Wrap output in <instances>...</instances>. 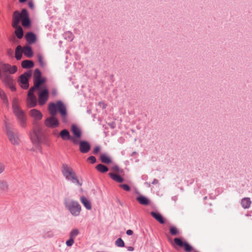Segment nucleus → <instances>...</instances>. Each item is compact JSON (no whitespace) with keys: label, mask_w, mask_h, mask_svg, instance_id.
Returning <instances> with one entry per match:
<instances>
[{"label":"nucleus","mask_w":252,"mask_h":252,"mask_svg":"<svg viewBox=\"0 0 252 252\" xmlns=\"http://www.w3.org/2000/svg\"><path fill=\"white\" fill-rule=\"evenodd\" d=\"M48 110L51 116L47 118L45 120L44 124L46 126L53 128L59 126V120L55 116L57 110L61 115L63 122L66 123L68 122L66 106L61 101H58L56 103H50Z\"/></svg>","instance_id":"f257e3e1"},{"label":"nucleus","mask_w":252,"mask_h":252,"mask_svg":"<svg viewBox=\"0 0 252 252\" xmlns=\"http://www.w3.org/2000/svg\"><path fill=\"white\" fill-rule=\"evenodd\" d=\"M29 115L33 120V131L30 134V138L32 144L40 151L39 145L43 138V133L38 122L42 119L43 115L39 110L32 109L29 111Z\"/></svg>","instance_id":"f03ea898"},{"label":"nucleus","mask_w":252,"mask_h":252,"mask_svg":"<svg viewBox=\"0 0 252 252\" xmlns=\"http://www.w3.org/2000/svg\"><path fill=\"white\" fill-rule=\"evenodd\" d=\"M21 20L22 26L28 27L31 25V21L27 10L26 9L22 10L21 13L15 11L13 14L12 27L16 29L15 33L17 37L21 39L23 36V31L21 26H19L20 21Z\"/></svg>","instance_id":"7ed1b4c3"},{"label":"nucleus","mask_w":252,"mask_h":252,"mask_svg":"<svg viewBox=\"0 0 252 252\" xmlns=\"http://www.w3.org/2000/svg\"><path fill=\"white\" fill-rule=\"evenodd\" d=\"M12 111L16 117L18 123L22 127L27 126V118L25 112L20 106V102L17 98L14 97L12 102Z\"/></svg>","instance_id":"20e7f679"},{"label":"nucleus","mask_w":252,"mask_h":252,"mask_svg":"<svg viewBox=\"0 0 252 252\" xmlns=\"http://www.w3.org/2000/svg\"><path fill=\"white\" fill-rule=\"evenodd\" d=\"M64 205L72 216L78 217L80 215L82 208L78 201L68 197L64 199Z\"/></svg>","instance_id":"39448f33"},{"label":"nucleus","mask_w":252,"mask_h":252,"mask_svg":"<svg viewBox=\"0 0 252 252\" xmlns=\"http://www.w3.org/2000/svg\"><path fill=\"white\" fill-rule=\"evenodd\" d=\"M62 172L66 180L79 186H82V181L78 179L75 172L70 166L67 164H63Z\"/></svg>","instance_id":"423d86ee"},{"label":"nucleus","mask_w":252,"mask_h":252,"mask_svg":"<svg viewBox=\"0 0 252 252\" xmlns=\"http://www.w3.org/2000/svg\"><path fill=\"white\" fill-rule=\"evenodd\" d=\"M4 124L5 133L10 143L14 146L19 145L21 140L18 133L12 129L10 123L7 121H4Z\"/></svg>","instance_id":"0eeeda50"},{"label":"nucleus","mask_w":252,"mask_h":252,"mask_svg":"<svg viewBox=\"0 0 252 252\" xmlns=\"http://www.w3.org/2000/svg\"><path fill=\"white\" fill-rule=\"evenodd\" d=\"M171 244L176 250L183 248L186 252H190L193 250L192 247L181 238H175L173 241L171 242Z\"/></svg>","instance_id":"6e6552de"},{"label":"nucleus","mask_w":252,"mask_h":252,"mask_svg":"<svg viewBox=\"0 0 252 252\" xmlns=\"http://www.w3.org/2000/svg\"><path fill=\"white\" fill-rule=\"evenodd\" d=\"M41 72L38 69H35L33 73V82L34 86L32 88H33L34 91L36 89L40 90L39 86L45 82L44 78L41 77Z\"/></svg>","instance_id":"1a4fd4ad"},{"label":"nucleus","mask_w":252,"mask_h":252,"mask_svg":"<svg viewBox=\"0 0 252 252\" xmlns=\"http://www.w3.org/2000/svg\"><path fill=\"white\" fill-rule=\"evenodd\" d=\"M71 132L73 135L71 137V141L75 144H78L79 139L81 137L82 132L80 128L77 126L73 125L71 126Z\"/></svg>","instance_id":"9d476101"},{"label":"nucleus","mask_w":252,"mask_h":252,"mask_svg":"<svg viewBox=\"0 0 252 252\" xmlns=\"http://www.w3.org/2000/svg\"><path fill=\"white\" fill-rule=\"evenodd\" d=\"M34 91L33 88H31L28 92L27 98V105L29 108L34 107L37 104L36 97L33 94Z\"/></svg>","instance_id":"9b49d317"},{"label":"nucleus","mask_w":252,"mask_h":252,"mask_svg":"<svg viewBox=\"0 0 252 252\" xmlns=\"http://www.w3.org/2000/svg\"><path fill=\"white\" fill-rule=\"evenodd\" d=\"M38 103L40 105H43L48 99L49 92L47 88H43L38 94Z\"/></svg>","instance_id":"f8f14e48"},{"label":"nucleus","mask_w":252,"mask_h":252,"mask_svg":"<svg viewBox=\"0 0 252 252\" xmlns=\"http://www.w3.org/2000/svg\"><path fill=\"white\" fill-rule=\"evenodd\" d=\"M31 76V73L27 72L20 76L18 80L21 87L24 89H27L29 88L28 79Z\"/></svg>","instance_id":"ddd939ff"},{"label":"nucleus","mask_w":252,"mask_h":252,"mask_svg":"<svg viewBox=\"0 0 252 252\" xmlns=\"http://www.w3.org/2000/svg\"><path fill=\"white\" fill-rule=\"evenodd\" d=\"M4 74V77L2 79V82L6 86L8 87L12 91H16V88L14 86V80L12 77L9 75Z\"/></svg>","instance_id":"4468645a"},{"label":"nucleus","mask_w":252,"mask_h":252,"mask_svg":"<svg viewBox=\"0 0 252 252\" xmlns=\"http://www.w3.org/2000/svg\"><path fill=\"white\" fill-rule=\"evenodd\" d=\"M79 150L82 153H87L91 149L90 143L86 141H79Z\"/></svg>","instance_id":"2eb2a0df"},{"label":"nucleus","mask_w":252,"mask_h":252,"mask_svg":"<svg viewBox=\"0 0 252 252\" xmlns=\"http://www.w3.org/2000/svg\"><path fill=\"white\" fill-rule=\"evenodd\" d=\"M136 200L141 205H148L150 203V200L143 195H139L136 197Z\"/></svg>","instance_id":"dca6fc26"},{"label":"nucleus","mask_w":252,"mask_h":252,"mask_svg":"<svg viewBox=\"0 0 252 252\" xmlns=\"http://www.w3.org/2000/svg\"><path fill=\"white\" fill-rule=\"evenodd\" d=\"M81 202L84 206L89 210L92 209V205L91 202L85 196H82L80 198Z\"/></svg>","instance_id":"f3484780"},{"label":"nucleus","mask_w":252,"mask_h":252,"mask_svg":"<svg viewBox=\"0 0 252 252\" xmlns=\"http://www.w3.org/2000/svg\"><path fill=\"white\" fill-rule=\"evenodd\" d=\"M25 38L30 44L34 43L36 41L35 35L31 32H28L25 35Z\"/></svg>","instance_id":"a211bd4d"},{"label":"nucleus","mask_w":252,"mask_h":252,"mask_svg":"<svg viewBox=\"0 0 252 252\" xmlns=\"http://www.w3.org/2000/svg\"><path fill=\"white\" fill-rule=\"evenodd\" d=\"M151 215L159 223L161 224H163L164 223V219L162 216L159 213L155 212H151Z\"/></svg>","instance_id":"6ab92c4d"},{"label":"nucleus","mask_w":252,"mask_h":252,"mask_svg":"<svg viewBox=\"0 0 252 252\" xmlns=\"http://www.w3.org/2000/svg\"><path fill=\"white\" fill-rule=\"evenodd\" d=\"M60 135L61 138L64 140H71V137L70 136L69 131L66 129L62 130L60 132Z\"/></svg>","instance_id":"aec40b11"},{"label":"nucleus","mask_w":252,"mask_h":252,"mask_svg":"<svg viewBox=\"0 0 252 252\" xmlns=\"http://www.w3.org/2000/svg\"><path fill=\"white\" fill-rule=\"evenodd\" d=\"M109 175L113 180L118 183H122L124 181V179L117 174L109 173Z\"/></svg>","instance_id":"412c9836"},{"label":"nucleus","mask_w":252,"mask_h":252,"mask_svg":"<svg viewBox=\"0 0 252 252\" xmlns=\"http://www.w3.org/2000/svg\"><path fill=\"white\" fill-rule=\"evenodd\" d=\"M23 51L21 46L18 45L15 50V58L17 60H20L22 56Z\"/></svg>","instance_id":"4be33fe9"},{"label":"nucleus","mask_w":252,"mask_h":252,"mask_svg":"<svg viewBox=\"0 0 252 252\" xmlns=\"http://www.w3.org/2000/svg\"><path fill=\"white\" fill-rule=\"evenodd\" d=\"M241 204L244 208H249L251 204L250 198L248 197L243 198L241 201Z\"/></svg>","instance_id":"5701e85b"},{"label":"nucleus","mask_w":252,"mask_h":252,"mask_svg":"<svg viewBox=\"0 0 252 252\" xmlns=\"http://www.w3.org/2000/svg\"><path fill=\"white\" fill-rule=\"evenodd\" d=\"M33 63L29 60H25L22 62V66L24 68H30L33 66Z\"/></svg>","instance_id":"b1692460"},{"label":"nucleus","mask_w":252,"mask_h":252,"mask_svg":"<svg viewBox=\"0 0 252 252\" xmlns=\"http://www.w3.org/2000/svg\"><path fill=\"white\" fill-rule=\"evenodd\" d=\"M100 159L102 162L106 164H109L112 161L110 158L104 154H101L100 155Z\"/></svg>","instance_id":"393cba45"},{"label":"nucleus","mask_w":252,"mask_h":252,"mask_svg":"<svg viewBox=\"0 0 252 252\" xmlns=\"http://www.w3.org/2000/svg\"><path fill=\"white\" fill-rule=\"evenodd\" d=\"M0 98L7 106H8V100L4 92L0 88Z\"/></svg>","instance_id":"a878e982"},{"label":"nucleus","mask_w":252,"mask_h":252,"mask_svg":"<svg viewBox=\"0 0 252 252\" xmlns=\"http://www.w3.org/2000/svg\"><path fill=\"white\" fill-rule=\"evenodd\" d=\"M23 51V53L25 54V55H26L28 57L30 58L32 56L33 53L31 47H30V46L24 47Z\"/></svg>","instance_id":"bb28decb"},{"label":"nucleus","mask_w":252,"mask_h":252,"mask_svg":"<svg viewBox=\"0 0 252 252\" xmlns=\"http://www.w3.org/2000/svg\"><path fill=\"white\" fill-rule=\"evenodd\" d=\"M169 232L173 236L179 235L180 234V230L176 227L174 226L170 227Z\"/></svg>","instance_id":"cd10ccee"},{"label":"nucleus","mask_w":252,"mask_h":252,"mask_svg":"<svg viewBox=\"0 0 252 252\" xmlns=\"http://www.w3.org/2000/svg\"><path fill=\"white\" fill-rule=\"evenodd\" d=\"M96 169L101 173H105L108 171V168L105 165L99 164L96 166Z\"/></svg>","instance_id":"c85d7f7f"},{"label":"nucleus","mask_w":252,"mask_h":252,"mask_svg":"<svg viewBox=\"0 0 252 252\" xmlns=\"http://www.w3.org/2000/svg\"><path fill=\"white\" fill-rule=\"evenodd\" d=\"M8 189V185L6 182L0 181V190H7Z\"/></svg>","instance_id":"c756f323"},{"label":"nucleus","mask_w":252,"mask_h":252,"mask_svg":"<svg viewBox=\"0 0 252 252\" xmlns=\"http://www.w3.org/2000/svg\"><path fill=\"white\" fill-rule=\"evenodd\" d=\"M78 234V229L76 228L73 229L69 233V237L74 239Z\"/></svg>","instance_id":"7c9ffc66"},{"label":"nucleus","mask_w":252,"mask_h":252,"mask_svg":"<svg viewBox=\"0 0 252 252\" xmlns=\"http://www.w3.org/2000/svg\"><path fill=\"white\" fill-rule=\"evenodd\" d=\"M115 243L118 247H123L125 246L124 242L121 238H118Z\"/></svg>","instance_id":"2f4dec72"},{"label":"nucleus","mask_w":252,"mask_h":252,"mask_svg":"<svg viewBox=\"0 0 252 252\" xmlns=\"http://www.w3.org/2000/svg\"><path fill=\"white\" fill-rule=\"evenodd\" d=\"M37 59H38V61L40 64L41 66H43L44 65V62L43 61V59L42 55L40 54H38L37 55Z\"/></svg>","instance_id":"473e14b6"},{"label":"nucleus","mask_w":252,"mask_h":252,"mask_svg":"<svg viewBox=\"0 0 252 252\" xmlns=\"http://www.w3.org/2000/svg\"><path fill=\"white\" fill-rule=\"evenodd\" d=\"M74 243V239L69 237V239L66 242V245L68 247H71Z\"/></svg>","instance_id":"72a5a7b5"},{"label":"nucleus","mask_w":252,"mask_h":252,"mask_svg":"<svg viewBox=\"0 0 252 252\" xmlns=\"http://www.w3.org/2000/svg\"><path fill=\"white\" fill-rule=\"evenodd\" d=\"M120 187L126 191H129L130 190V187L126 184L120 185Z\"/></svg>","instance_id":"f704fd0d"},{"label":"nucleus","mask_w":252,"mask_h":252,"mask_svg":"<svg viewBox=\"0 0 252 252\" xmlns=\"http://www.w3.org/2000/svg\"><path fill=\"white\" fill-rule=\"evenodd\" d=\"M4 164L0 161V174H2L5 170Z\"/></svg>","instance_id":"c9c22d12"},{"label":"nucleus","mask_w":252,"mask_h":252,"mask_svg":"<svg viewBox=\"0 0 252 252\" xmlns=\"http://www.w3.org/2000/svg\"><path fill=\"white\" fill-rule=\"evenodd\" d=\"M88 160L90 161L92 163H94L96 161V158L94 156H90L88 158Z\"/></svg>","instance_id":"e433bc0d"},{"label":"nucleus","mask_w":252,"mask_h":252,"mask_svg":"<svg viewBox=\"0 0 252 252\" xmlns=\"http://www.w3.org/2000/svg\"><path fill=\"white\" fill-rule=\"evenodd\" d=\"M112 169L113 170H114L115 171L117 172L118 173L121 172V171H122L121 170H120V168H119V167L117 165L113 166Z\"/></svg>","instance_id":"4c0bfd02"},{"label":"nucleus","mask_w":252,"mask_h":252,"mask_svg":"<svg viewBox=\"0 0 252 252\" xmlns=\"http://www.w3.org/2000/svg\"><path fill=\"white\" fill-rule=\"evenodd\" d=\"M100 151V147L99 146H96L94 148V154H96Z\"/></svg>","instance_id":"58836bf2"},{"label":"nucleus","mask_w":252,"mask_h":252,"mask_svg":"<svg viewBox=\"0 0 252 252\" xmlns=\"http://www.w3.org/2000/svg\"><path fill=\"white\" fill-rule=\"evenodd\" d=\"M29 6L32 9L34 8V5L32 1H29L28 2Z\"/></svg>","instance_id":"ea45409f"},{"label":"nucleus","mask_w":252,"mask_h":252,"mask_svg":"<svg viewBox=\"0 0 252 252\" xmlns=\"http://www.w3.org/2000/svg\"><path fill=\"white\" fill-rule=\"evenodd\" d=\"M99 105L100 107H101L102 108H105L106 107V104H105L103 102H100L99 103Z\"/></svg>","instance_id":"a19ab883"},{"label":"nucleus","mask_w":252,"mask_h":252,"mask_svg":"<svg viewBox=\"0 0 252 252\" xmlns=\"http://www.w3.org/2000/svg\"><path fill=\"white\" fill-rule=\"evenodd\" d=\"M13 53V51L12 49H9L7 50V54L9 56H12Z\"/></svg>","instance_id":"79ce46f5"},{"label":"nucleus","mask_w":252,"mask_h":252,"mask_svg":"<svg viewBox=\"0 0 252 252\" xmlns=\"http://www.w3.org/2000/svg\"><path fill=\"white\" fill-rule=\"evenodd\" d=\"M126 234L128 235H131L133 234V231L130 230V229H129V230H127L126 231Z\"/></svg>","instance_id":"37998d69"},{"label":"nucleus","mask_w":252,"mask_h":252,"mask_svg":"<svg viewBox=\"0 0 252 252\" xmlns=\"http://www.w3.org/2000/svg\"><path fill=\"white\" fill-rule=\"evenodd\" d=\"M127 249L129 251H132L133 250V248L132 247H129Z\"/></svg>","instance_id":"c03bdc74"},{"label":"nucleus","mask_w":252,"mask_h":252,"mask_svg":"<svg viewBox=\"0 0 252 252\" xmlns=\"http://www.w3.org/2000/svg\"><path fill=\"white\" fill-rule=\"evenodd\" d=\"M67 34H68V36H69L70 37H73V34L71 32H68Z\"/></svg>","instance_id":"a18cd8bd"},{"label":"nucleus","mask_w":252,"mask_h":252,"mask_svg":"<svg viewBox=\"0 0 252 252\" xmlns=\"http://www.w3.org/2000/svg\"><path fill=\"white\" fill-rule=\"evenodd\" d=\"M27 0H19V2L21 3L25 2Z\"/></svg>","instance_id":"49530a36"}]
</instances>
